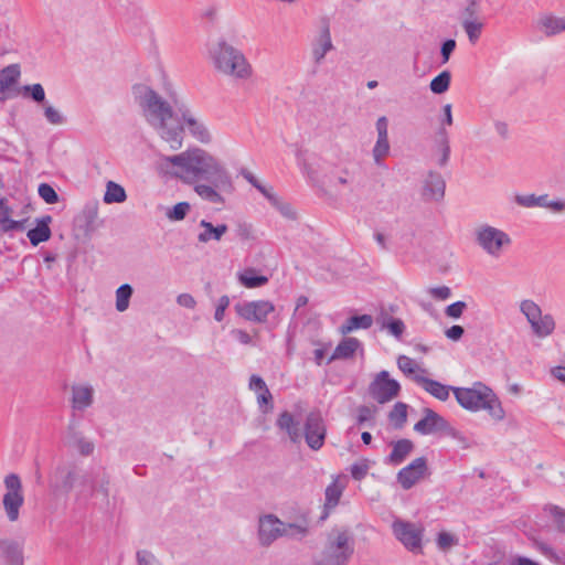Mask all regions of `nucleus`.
<instances>
[{
    "mask_svg": "<svg viewBox=\"0 0 565 565\" xmlns=\"http://www.w3.org/2000/svg\"><path fill=\"white\" fill-rule=\"evenodd\" d=\"M308 534V526L305 524H297V523H284V536L294 539V540H301Z\"/></svg>",
    "mask_w": 565,
    "mask_h": 565,
    "instance_id": "nucleus-45",
    "label": "nucleus"
},
{
    "mask_svg": "<svg viewBox=\"0 0 565 565\" xmlns=\"http://www.w3.org/2000/svg\"><path fill=\"white\" fill-rule=\"evenodd\" d=\"M21 75L18 64H10L0 71V92L4 93L13 86Z\"/></svg>",
    "mask_w": 565,
    "mask_h": 565,
    "instance_id": "nucleus-34",
    "label": "nucleus"
},
{
    "mask_svg": "<svg viewBox=\"0 0 565 565\" xmlns=\"http://www.w3.org/2000/svg\"><path fill=\"white\" fill-rule=\"evenodd\" d=\"M467 309V303L465 301H456L445 309V315L451 319H458L462 316L463 311Z\"/></svg>",
    "mask_w": 565,
    "mask_h": 565,
    "instance_id": "nucleus-55",
    "label": "nucleus"
},
{
    "mask_svg": "<svg viewBox=\"0 0 565 565\" xmlns=\"http://www.w3.org/2000/svg\"><path fill=\"white\" fill-rule=\"evenodd\" d=\"M519 310L526 320L531 333L537 339H546L556 330V320L553 315L543 312L542 307L533 299H522Z\"/></svg>",
    "mask_w": 565,
    "mask_h": 565,
    "instance_id": "nucleus-6",
    "label": "nucleus"
},
{
    "mask_svg": "<svg viewBox=\"0 0 565 565\" xmlns=\"http://www.w3.org/2000/svg\"><path fill=\"white\" fill-rule=\"evenodd\" d=\"M12 209L6 198L0 199V230L4 233L24 230L25 221H15L11 218Z\"/></svg>",
    "mask_w": 565,
    "mask_h": 565,
    "instance_id": "nucleus-27",
    "label": "nucleus"
},
{
    "mask_svg": "<svg viewBox=\"0 0 565 565\" xmlns=\"http://www.w3.org/2000/svg\"><path fill=\"white\" fill-rule=\"evenodd\" d=\"M277 426L288 434L289 439L292 443H300L302 438V433L299 428L298 423L295 420L294 416L289 412H282L279 415L277 419Z\"/></svg>",
    "mask_w": 565,
    "mask_h": 565,
    "instance_id": "nucleus-29",
    "label": "nucleus"
},
{
    "mask_svg": "<svg viewBox=\"0 0 565 565\" xmlns=\"http://www.w3.org/2000/svg\"><path fill=\"white\" fill-rule=\"evenodd\" d=\"M54 477L61 488L65 491H71L75 486L78 473L74 467L63 466L56 469Z\"/></svg>",
    "mask_w": 565,
    "mask_h": 565,
    "instance_id": "nucleus-32",
    "label": "nucleus"
},
{
    "mask_svg": "<svg viewBox=\"0 0 565 565\" xmlns=\"http://www.w3.org/2000/svg\"><path fill=\"white\" fill-rule=\"evenodd\" d=\"M356 412H358L356 420H358L359 425H363L366 423L370 424L371 426L374 425L375 416L377 413V408L375 406L362 405V406L358 407Z\"/></svg>",
    "mask_w": 565,
    "mask_h": 565,
    "instance_id": "nucleus-44",
    "label": "nucleus"
},
{
    "mask_svg": "<svg viewBox=\"0 0 565 565\" xmlns=\"http://www.w3.org/2000/svg\"><path fill=\"white\" fill-rule=\"evenodd\" d=\"M344 490V484L340 482L339 477L334 478L333 481L327 487L324 492V514L322 519H326L329 514V511L334 509Z\"/></svg>",
    "mask_w": 565,
    "mask_h": 565,
    "instance_id": "nucleus-28",
    "label": "nucleus"
},
{
    "mask_svg": "<svg viewBox=\"0 0 565 565\" xmlns=\"http://www.w3.org/2000/svg\"><path fill=\"white\" fill-rule=\"evenodd\" d=\"M7 492L3 495V508L8 519L14 522L19 519L20 508L23 505L22 483L18 475L10 473L4 478Z\"/></svg>",
    "mask_w": 565,
    "mask_h": 565,
    "instance_id": "nucleus-9",
    "label": "nucleus"
},
{
    "mask_svg": "<svg viewBox=\"0 0 565 565\" xmlns=\"http://www.w3.org/2000/svg\"><path fill=\"white\" fill-rule=\"evenodd\" d=\"M407 405L405 403H396L388 414L390 422L396 427L401 428L407 419Z\"/></svg>",
    "mask_w": 565,
    "mask_h": 565,
    "instance_id": "nucleus-41",
    "label": "nucleus"
},
{
    "mask_svg": "<svg viewBox=\"0 0 565 565\" xmlns=\"http://www.w3.org/2000/svg\"><path fill=\"white\" fill-rule=\"evenodd\" d=\"M281 536H284V522L271 514L259 519L258 540L263 546L270 545Z\"/></svg>",
    "mask_w": 565,
    "mask_h": 565,
    "instance_id": "nucleus-18",
    "label": "nucleus"
},
{
    "mask_svg": "<svg viewBox=\"0 0 565 565\" xmlns=\"http://www.w3.org/2000/svg\"><path fill=\"white\" fill-rule=\"evenodd\" d=\"M110 477L105 471L94 473L89 478H84L78 487L77 495L79 499L100 498L104 503L109 501Z\"/></svg>",
    "mask_w": 565,
    "mask_h": 565,
    "instance_id": "nucleus-10",
    "label": "nucleus"
},
{
    "mask_svg": "<svg viewBox=\"0 0 565 565\" xmlns=\"http://www.w3.org/2000/svg\"><path fill=\"white\" fill-rule=\"evenodd\" d=\"M414 381L420 385L428 394L441 402L447 401L449 398L450 392L454 393L455 388L454 386L445 385L438 381L422 375H415Z\"/></svg>",
    "mask_w": 565,
    "mask_h": 565,
    "instance_id": "nucleus-22",
    "label": "nucleus"
},
{
    "mask_svg": "<svg viewBox=\"0 0 565 565\" xmlns=\"http://www.w3.org/2000/svg\"><path fill=\"white\" fill-rule=\"evenodd\" d=\"M285 217L294 220L296 218V213L290 206V204L282 202L277 196V203H271Z\"/></svg>",
    "mask_w": 565,
    "mask_h": 565,
    "instance_id": "nucleus-62",
    "label": "nucleus"
},
{
    "mask_svg": "<svg viewBox=\"0 0 565 565\" xmlns=\"http://www.w3.org/2000/svg\"><path fill=\"white\" fill-rule=\"evenodd\" d=\"M414 444L409 439H401L393 445V450L388 456V462L392 465L402 463L413 451Z\"/></svg>",
    "mask_w": 565,
    "mask_h": 565,
    "instance_id": "nucleus-31",
    "label": "nucleus"
},
{
    "mask_svg": "<svg viewBox=\"0 0 565 565\" xmlns=\"http://www.w3.org/2000/svg\"><path fill=\"white\" fill-rule=\"evenodd\" d=\"M190 210L191 205L188 202H180L175 204L173 207L168 209L166 212V216L171 222H179L185 218Z\"/></svg>",
    "mask_w": 565,
    "mask_h": 565,
    "instance_id": "nucleus-43",
    "label": "nucleus"
},
{
    "mask_svg": "<svg viewBox=\"0 0 565 565\" xmlns=\"http://www.w3.org/2000/svg\"><path fill=\"white\" fill-rule=\"evenodd\" d=\"M461 24L470 43L475 44L480 38L483 23L479 19L463 18Z\"/></svg>",
    "mask_w": 565,
    "mask_h": 565,
    "instance_id": "nucleus-38",
    "label": "nucleus"
},
{
    "mask_svg": "<svg viewBox=\"0 0 565 565\" xmlns=\"http://www.w3.org/2000/svg\"><path fill=\"white\" fill-rule=\"evenodd\" d=\"M396 539L408 550H419L422 546L423 529L414 523L396 520L392 524Z\"/></svg>",
    "mask_w": 565,
    "mask_h": 565,
    "instance_id": "nucleus-15",
    "label": "nucleus"
},
{
    "mask_svg": "<svg viewBox=\"0 0 565 565\" xmlns=\"http://www.w3.org/2000/svg\"><path fill=\"white\" fill-rule=\"evenodd\" d=\"M333 49L329 23L323 21L318 34L311 42V57L315 64L320 65L326 55Z\"/></svg>",
    "mask_w": 565,
    "mask_h": 565,
    "instance_id": "nucleus-17",
    "label": "nucleus"
},
{
    "mask_svg": "<svg viewBox=\"0 0 565 565\" xmlns=\"http://www.w3.org/2000/svg\"><path fill=\"white\" fill-rule=\"evenodd\" d=\"M228 305H230V298L227 296H222L218 299V303L216 306V310L214 313V318L216 321H222L224 319V313H225V310L228 307Z\"/></svg>",
    "mask_w": 565,
    "mask_h": 565,
    "instance_id": "nucleus-63",
    "label": "nucleus"
},
{
    "mask_svg": "<svg viewBox=\"0 0 565 565\" xmlns=\"http://www.w3.org/2000/svg\"><path fill=\"white\" fill-rule=\"evenodd\" d=\"M318 183L315 184L316 188H319L324 191V193L329 196H337L338 191H333L331 188L335 185H343L347 183V179H318Z\"/></svg>",
    "mask_w": 565,
    "mask_h": 565,
    "instance_id": "nucleus-47",
    "label": "nucleus"
},
{
    "mask_svg": "<svg viewBox=\"0 0 565 565\" xmlns=\"http://www.w3.org/2000/svg\"><path fill=\"white\" fill-rule=\"evenodd\" d=\"M134 289L129 284H124L116 290V309L124 312L129 307V301L132 296Z\"/></svg>",
    "mask_w": 565,
    "mask_h": 565,
    "instance_id": "nucleus-39",
    "label": "nucleus"
},
{
    "mask_svg": "<svg viewBox=\"0 0 565 565\" xmlns=\"http://www.w3.org/2000/svg\"><path fill=\"white\" fill-rule=\"evenodd\" d=\"M391 146L390 141L376 140L372 149V156L374 161L380 164L381 161L390 154Z\"/></svg>",
    "mask_w": 565,
    "mask_h": 565,
    "instance_id": "nucleus-49",
    "label": "nucleus"
},
{
    "mask_svg": "<svg viewBox=\"0 0 565 565\" xmlns=\"http://www.w3.org/2000/svg\"><path fill=\"white\" fill-rule=\"evenodd\" d=\"M438 150L440 151L439 164L444 166L448 161L449 153H450V147H449L446 130L441 131V138H440L439 145H438Z\"/></svg>",
    "mask_w": 565,
    "mask_h": 565,
    "instance_id": "nucleus-53",
    "label": "nucleus"
},
{
    "mask_svg": "<svg viewBox=\"0 0 565 565\" xmlns=\"http://www.w3.org/2000/svg\"><path fill=\"white\" fill-rule=\"evenodd\" d=\"M515 202L524 207H545L554 213H559L565 210V202L562 200H551L547 194H522L515 196Z\"/></svg>",
    "mask_w": 565,
    "mask_h": 565,
    "instance_id": "nucleus-19",
    "label": "nucleus"
},
{
    "mask_svg": "<svg viewBox=\"0 0 565 565\" xmlns=\"http://www.w3.org/2000/svg\"><path fill=\"white\" fill-rule=\"evenodd\" d=\"M136 558L138 565H161L156 555L147 550L138 551Z\"/></svg>",
    "mask_w": 565,
    "mask_h": 565,
    "instance_id": "nucleus-54",
    "label": "nucleus"
},
{
    "mask_svg": "<svg viewBox=\"0 0 565 565\" xmlns=\"http://www.w3.org/2000/svg\"><path fill=\"white\" fill-rule=\"evenodd\" d=\"M419 188L425 201H440L445 195L446 183L444 179H422Z\"/></svg>",
    "mask_w": 565,
    "mask_h": 565,
    "instance_id": "nucleus-23",
    "label": "nucleus"
},
{
    "mask_svg": "<svg viewBox=\"0 0 565 565\" xmlns=\"http://www.w3.org/2000/svg\"><path fill=\"white\" fill-rule=\"evenodd\" d=\"M428 294L436 300H447L451 296V289L447 286H438L429 288Z\"/></svg>",
    "mask_w": 565,
    "mask_h": 565,
    "instance_id": "nucleus-59",
    "label": "nucleus"
},
{
    "mask_svg": "<svg viewBox=\"0 0 565 565\" xmlns=\"http://www.w3.org/2000/svg\"><path fill=\"white\" fill-rule=\"evenodd\" d=\"M535 25L545 36H555L565 31V17L544 13L537 18Z\"/></svg>",
    "mask_w": 565,
    "mask_h": 565,
    "instance_id": "nucleus-21",
    "label": "nucleus"
},
{
    "mask_svg": "<svg viewBox=\"0 0 565 565\" xmlns=\"http://www.w3.org/2000/svg\"><path fill=\"white\" fill-rule=\"evenodd\" d=\"M360 342L355 338H345L341 341L334 350V358L347 359L354 354L358 350Z\"/></svg>",
    "mask_w": 565,
    "mask_h": 565,
    "instance_id": "nucleus-37",
    "label": "nucleus"
},
{
    "mask_svg": "<svg viewBox=\"0 0 565 565\" xmlns=\"http://www.w3.org/2000/svg\"><path fill=\"white\" fill-rule=\"evenodd\" d=\"M327 426L320 412H310L305 422L303 434L305 440L309 448L319 450L326 439Z\"/></svg>",
    "mask_w": 565,
    "mask_h": 565,
    "instance_id": "nucleus-12",
    "label": "nucleus"
},
{
    "mask_svg": "<svg viewBox=\"0 0 565 565\" xmlns=\"http://www.w3.org/2000/svg\"><path fill=\"white\" fill-rule=\"evenodd\" d=\"M43 110L44 117L49 124L53 126H61L65 124V116L54 106L46 104L44 105Z\"/></svg>",
    "mask_w": 565,
    "mask_h": 565,
    "instance_id": "nucleus-46",
    "label": "nucleus"
},
{
    "mask_svg": "<svg viewBox=\"0 0 565 565\" xmlns=\"http://www.w3.org/2000/svg\"><path fill=\"white\" fill-rule=\"evenodd\" d=\"M354 536L349 529L334 527L326 537L313 565H348L354 554Z\"/></svg>",
    "mask_w": 565,
    "mask_h": 565,
    "instance_id": "nucleus-5",
    "label": "nucleus"
},
{
    "mask_svg": "<svg viewBox=\"0 0 565 565\" xmlns=\"http://www.w3.org/2000/svg\"><path fill=\"white\" fill-rule=\"evenodd\" d=\"M373 324L371 315L353 316L349 318L341 327V334L351 333L358 329H370Z\"/></svg>",
    "mask_w": 565,
    "mask_h": 565,
    "instance_id": "nucleus-33",
    "label": "nucleus"
},
{
    "mask_svg": "<svg viewBox=\"0 0 565 565\" xmlns=\"http://www.w3.org/2000/svg\"><path fill=\"white\" fill-rule=\"evenodd\" d=\"M127 195L125 189L114 181H108L104 201L106 203H121L126 200Z\"/></svg>",
    "mask_w": 565,
    "mask_h": 565,
    "instance_id": "nucleus-36",
    "label": "nucleus"
},
{
    "mask_svg": "<svg viewBox=\"0 0 565 565\" xmlns=\"http://www.w3.org/2000/svg\"><path fill=\"white\" fill-rule=\"evenodd\" d=\"M39 195L47 204H54L58 202V195L56 191L47 183H41L38 189Z\"/></svg>",
    "mask_w": 565,
    "mask_h": 565,
    "instance_id": "nucleus-50",
    "label": "nucleus"
},
{
    "mask_svg": "<svg viewBox=\"0 0 565 565\" xmlns=\"http://www.w3.org/2000/svg\"><path fill=\"white\" fill-rule=\"evenodd\" d=\"M369 470V465L366 461L356 462L351 467V475L355 480H362Z\"/></svg>",
    "mask_w": 565,
    "mask_h": 565,
    "instance_id": "nucleus-61",
    "label": "nucleus"
},
{
    "mask_svg": "<svg viewBox=\"0 0 565 565\" xmlns=\"http://www.w3.org/2000/svg\"><path fill=\"white\" fill-rule=\"evenodd\" d=\"M398 369L406 375H414L419 370L418 364L406 355H399L397 359Z\"/></svg>",
    "mask_w": 565,
    "mask_h": 565,
    "instance_id": "nucleus-48",
    "label": "nucleus"
},
{
    "mask_svg": "<svg viewBox=\"0 0 565 565\" xmlns=\"http://www.w3.org/2000/svg\"><path fill=\"white\" fill-rule=\"evenodd\" d=\"M1 556L8 565H23V546L13 540L0 541Z\"/></svg>",
    "mask_w": 565,
    "mask_h": 565,
    "instance_id": "nucleus-24",
    "label": "nucleus"
},
{
    "mask_svg": "<svg viewBox=\"0 0 565 565\" xmlns=\"http://www.w3.org/2000/svg\"><path fill=\"white\" fill-rule=\"evenodd\" d=\"M454 395L458 404L469 412L486 411L495 422H501L505 417L498 395L481 382L475 383L471 387L454 388Z\"/></svg>",
    "mask_w": 565,
    "mask_h": 565,
    "instance_id": "nucleus-4",
    "label": "nucleus"
},
{
    "mask_svg": "<svg viewBox=\"0 0 565 565\" xmlns=\"http://www.w3.org/2000/svg\"><path fill=\"white\" fill-rule=\"evenodd\" d=\"M179 122L182 125V143L184 142V132L189 131L192 138L200 143H210L212 135L203 120L202 116L188 105L178 106Z\"/></svg>",
    "mask_w": 565,
    "mask_h": 565,
    "instance_id": "nucleus-8",
    "label": "nucleus"
},
{
    "mask_svg": "<svg viewBox=\"0 0 565 565\" xmlns=\"http://www.w3.org/2000/svg\"><path fill=\"white\" fill-rule=\"evenodd\" d=\"M252 184L258 189L270 203H277V195L274 193L271 188L263 185L259 179H248Z\"/></svg>",
    "mask_w": 565,
    "mask_h": 565,
    "instance_id": "nucleus-60",
    "label": "nucleus"
},
{
    "mask_svg": "<svg viewBox=\"0 0 565 565\" xmlns=\"http://www.w3.org/2000/svg\"><path fill=\"white\" fill-rule=\"evenodd\" d=\"M375 129L377 134L376 140L388 141V119L385 116L377 118Z\"/></svg>",
    "mask_w": 565,
    "mask_h": 565,
    "instance_id": "nucleus-57",
    "label": "nucleus"
},
{
    "mask_svg": "<svg viewBox=\"0 0 565 565\" xmlns=\"http://www.w3.org/2000/svg\"><path fill=\"white\" fill-rule=\"evenodd\" d=\"M200 226L203 228V232L198 235V241L200 243H207L211 239L220 241L222 236L227 232V225L220 224L214 226L212 223L205 220L200 222Z\"/></svg>",
    "mask_w": 565,
    "mask_h": 565,
    "instance_id": "nucleus-30",
    "label": "nucleus"
},
{
    "mask_svg": "<svg viewBox=\"0 0 565 565\" xmlns=\"http://www.w3.org/2000/svg\"><path fill=\"white\" fill-rule=\"evenodd\" d=\"M235 311L247 321L265 323L268 316L275 311V306L268 300L245 301L236 303Z\"/></svg>",
    "mask_w": 565,
    "mask_h": 565,
    "instance_id": "nucleus-13",
    "label": "nucleus"
},
{
    "mask_svg": "<svg viewBox=\"0 0 565 565\" xmlns=\"http://www.w3.org/2000/svg\"><path fill=\"white\" fill-rule=\"evenodd\" d=\"M94 390L89 385H74L72 387V406L84 411L93 404Z\"/></svg>",
    "mask_w": 565,
    "mask_h": 565,
    "instance_id": "nucleus-26",
    "label": "nucleus"
},
{
    "mask_svg": "<svg viewBox=\"0 0 565 565\" xmlns=\"http://www.w3.org/2000/svg\"><path fill=\"white\" fill-rule=\"evenodd\" d=\"M65 444L81 456H90L95 449L94 443L85 437L75 424L68 425Z\"/></svg>",
    "mask_w": 565,
    "mask_h": 565,
    "instance_id": "nucleus-20",
    "label": "nucleus"
},
{
    "mask_svg": "<svg viewBox=\"0 0 565 565\" xmlns=\"http://www.w3.org/2000/svg\"><path fill=\"white\" fill-rule=\"evenodd\" d=\"M458 544V537L448 532H440L437 537V546L446 552Z\"/></svg>",
    "mask_w": 565,
    "mask_h": 565,
    "instance_id": "nucleus-51",
    "label": "nucleus"
},
{
    "mask_svg": "<svg viewBox=\"0 0 565 565\" xmlns=\"http://www.w3.org/2000/svg\"><path fill=\"white\" fill-rule=\"evenodd\" d=\"M456 47V41L452 39L446 40L441 45V56H443V63H447L449 61V57L451 53L454 52Z\"/></svg>",
    "mask_w": 565,
    "mask_h": 565,
    "instance_id": "nucleus-64",
    "label": "nucleus"
},
{
    "mask_svg": "<svg viewBox=\"0 0 565 565\" xmlns=\"http://www.w3.org/2000/svg\"><path fill=\"white\" fill-rule=\"evenodd\" d=\"M157 170L160 173L175 177H180L179 173L194 177H220L226 173L223 164L201 148H191L174 156L162 157L157 162Z\"/></svg>",
    "mask_w": 565,
    "mask_h": 565,
    "instance_id": "nucleus-2",
    "label": "nucleus"
},
{
    "mask_svg": "<svg viewBox=\"0 0 565 565\" xmlns=\"http://www.w3.org/2000/svg\"><path fill=\"white\" fill-rule=\"evenodd\" d=\"M476 242L488 255L500 257L511 245V237L504 231L489 224L479 225L475 230Z\"/></svg>",
    "mask_w": 565,
    "mask_h": 565,
    "instance_id": "nucleus-7",
    "label": "nucleus"
},
{
    "mask_svg": "<svg viewBox=\"0 0 565 565\" xmlns=\"http://www.w3.org/2000/svg\"><path fill=\"white\" fill-rule=\"evenodd\" d=\"M237 236L245 241L255 238V230L250 223L239 222L236 228Z\"/></svg>",
    "mask_w": 565,
    "mask_h": 565,
    "instance_id": "nucleus-58",
    "label": "nucleus"
},
{
    "mask_svg": "<svg viewBox=\"0 0 565 565\" xmlns=\"http://www.w3.org/2000/svg\"><path fill=\"white\" fill-rule=\"evenodd\" d=\"M451 82V74L449 71H443L434 77L429 84V88L434 94H444L448 90Z\"/></svg>",
    "mask_w": 565,
    "mask_h": 565,
    "instance_id": "nucleus-40",
    "label": "nucleus"
},
{
    "mask_svg": "<svg viewBox=\"0 0 565 565\" xmlns=\"http://www.w3.org/2000/svg\"><path fill=\"white\" fill-rule=\"evenodd\" d=\"M207 56L213 68L222 76L246 82L254 75V68L239 49L218 38L207 45Z\"/></svg>",
    "mask_w": 565,
    "mask_h": 565,
    "instance_id": "nucleus-3",
    "label": "nucleus"
},
{
    "mask_svg": "<svg viewBox=\"0 0 565 565\" xmlns=\"http://www.w3.org/2000/svg\"><path fill=\"white\" fill-rule=\"evenodd\" d=\"M238 281L246 288H257L266 285L268 278L257 275L255 269L248 268L238 274Z\"/></svg>",
    "mask_w": 565,
    "mask_h": 565,
    "instance_id": "nucleus-35",
    "label": "nucleus"
},
{
    "mask_svg": "<svg viewBox=\"0 0 565 565\" xmlns=\"http://www.w3.org/2000/svg\"><path fill=\"white\" fill-rule=\"evenodd\" d=\"M383 328H386L391 334L398 338L403 334L405 326L401 319H390L387 322L382 323Z\"/></svg>",
    "mask_w": 565,
    "mask_h": 565,
    "instance_id": "nucleus-56",
    "label": "nucleus"
},
{
    "mask_svg": "<svg viewBox=\"0 0 565 565\" xmlns=\"http://www.w3.org/2000/svg\"><path fill=\"white\" fill-rule=\"evenodd\" d=\"M194 190L202 199L209 202L221 203L223 201L220 193L210 184L196 183L194 184Z\"/></svg>",
    "mask_w": 565,
    "mask_h": 565,
    "instance_id": "nucleus-42",
    "label": "nucleus"
},
{
    "mask_svg": "<svg viewBox=\"0 0 565 565\" xmlns=\"http://www.w3.org/2000/svg\"><path fill=\"white\" fill-rule=\"evenodd\" d=\"M23 94L30 95L36 103H43L45 99V92L41 84H32L23 86Z\"/></svg>",
    "mask_w": 565,
    "mask_h": 565,
    "instance_id": "nucleus-52",
    "label": "nucleus"
},
{
    "mask_svg": "<svg viewBox=\"0 0 565 565\" xmlns=\"http://www.w3.org/2000/svg\"><path fill=\"white\" fill-rule=\"evenodd\" d=\"M401 385L397 381L390 377L387 371H381L369 386V393L373 399L380 404L391 402L398 396Z\"/></svg>",
    "mask_w": 565,
    "mask_h": 565,
    "instance_id": "nucleus-11",
    "label": "nucleus"
},
{
    "mask_svg": "<svg viewBox=\"0 0 565 565\" xmlns=\"http://www.w3.org/2000/svg\"><path fill=\"white\" fill-rule=\"evenodd\" d=\"M424 417L414 425V430L420 435L446 433L450 426L448 422L430 408H424Z\"/></svg>",
    "mask_w": 565,
    "mask_h": 565,
    "instance_id": "nucleus-16",
    "label": "nucleus"
},
{
    "mask_svg": "<svg viewBox=\"0 0 565 565\" xmlns=\"http://www.w3.org/2000/svg\"><path fill=\"white\" fill-rule=\"evenodd\" d=\"M135 102L148 126L173 151L182 148V125L179 122L178 109L158 92L147 85H135Z\"/></svg>",
    "mask_w": 565,
    "mask_h": 565,
    "instance_id": "nucleus-1",
    "label": "nucleus"
},
{
    "mask_svg": "<svg viewBox=\"0 0 565 565\" xmlns=\"http://www.w3.org/2000/svg\"><path fill=\"white\" fill-rule=\"evenodd\" d=\"M52 222V216L45 215L41 218L36 220V226L30 230L26 234L33 246H38L39 244L46 242L51 238V228L50 223Z\"/></svg>",
    "mask_w": 565,
    "mask_h": 565,
    "instance_id": "nucleus-25",
    "label": "nucleus"
},
{
    "mask_svg": "<svg viewBox=\"0 0 565 565\" xmlns=\"http://www.w3.org/2000/svg\"><path fill=\"white\" fill-rule=\"evenodd\" d=\"M427 475H429L427 460L425 457H418L401 469L396 479L404 490H409L425 479Z\"/></svg>",
    "mask_w": 565,
    "mask_h": 565,
    "instance_id": "nucleus-14",
    "label": "nucleus"
}]
</instances>
